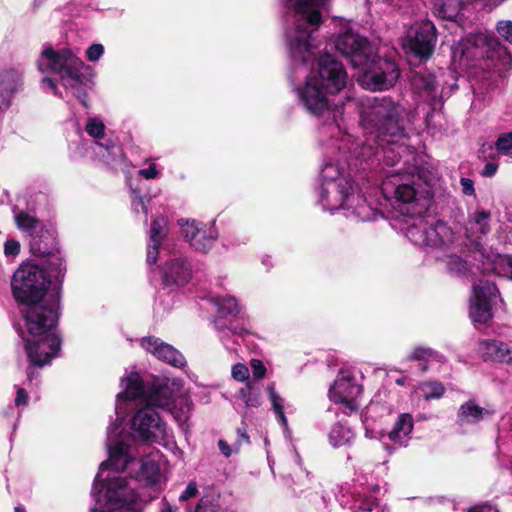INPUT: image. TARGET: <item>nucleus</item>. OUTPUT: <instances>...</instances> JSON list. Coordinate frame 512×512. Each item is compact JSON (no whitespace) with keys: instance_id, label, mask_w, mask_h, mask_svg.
Segmentation results:
<instances>
[{"instance_id":"nucleus-1","label":"nucleus","mask_w":512,"mask_h":512,"mask_svg":"<svg viewBox=\"0 0 512 512\" xmlns=\"http://www.w3.org/2000/svg\"><path fill=\"white\" fill-rule=\"evenodd\" d=\"M325 0H287L291 13V25L285 32L286 42L296 64L306 66L317 61L316 72L297 84L295 77L289 80L298 96H326L342 92L349 84L348 73L335 56L323 52L313 34L322 22L321 11Z\"/></svg>"},{"instance_id":"nucleus-2","label":"nucleus","mask_w":512,"mask_h":512,"mask_svg":"<svg viewBox=\"0 0 512 512\" xmlns=\"http://www.w3.org/2000/svg\"><path fill=\"white\" fill-rule=\"evenodd\" d=\"M334 45L354 67L362 70L358 83L364 89L381 92L394 86L398 80L400 72L396 63L377 56L372 44L352 29L339 33Z\"/></svg>"},{"instance_id":"nucleus-3","label":"nucleus","mask_w":512,"mask_h":512,"mask_svg":"<svg viewBox=\"0 0 512 512\" xmlns=\"http://www.w3.org/2000/svg\"><path fill=\"white\" fill-rule=\"evenodd\" d=\"M494 61V71H482L470 84L472 92L476 96L495 93L501 78V73L511 66V56L501 47L499 42L491 35L483 32L469 34L452 46V64L455 69L468 67L475 59Z\"/></svg>"},{"instance_id":"nucleus-4","label":"nucleus","mask_w":512,"mask_h":512,"mask_svg":"<svg viewBox=\"0 0 512 512\" xmlns=\"http://www.w3.org/2000/svg\"><path fill=\"white\" fill-rule=\"evenodd\" d=\"M404 111L392 98H362L359 103L360 122L365 135L362 150L370 148L377 153L379 147L404 136Z\"/></svg>"},{"instance_id":"nucleus-5","label":"nucleus","mask_w":512,"mask_h":512,"mask_svg":"<svg viewBox=\"0 0 512 512\" xmlns=\"http://www.w3.org/2000/svg\"><path fill=\"white\" fill-rule=\"evenodd\" d=\"M61 283L52 287L46 299L19 307L28 334L24 344L61 351L62 336L58 330L61 316Z\"/></svg>"},{"instance_id":"nucleus-6","label":"nucleus","mask_w":512,"mask_h":512,"mask_svg":"<svg viewBox=\"0 0 512 512\" xmlns=\"http://www.w3.org/2000/svg\"><path fill=\"white\" fill-rule=\"evenodd\" d=\"M37 66L41 72L57 74L66 88L80 90L93 84V69L67 47L44 45Z\"/></svg>"},{"instance_id":"nucleus-7","label":"nucleus","mask_w":512,"mask_h":512,"mask_svg":"<svg viewBox=\"0 0 512 512\" xmlns=\"http://www.w3.org/2000/svg\"><path fill=\"white\" fill-rule=\"evenodd\" d=\"M47 270L33 262H23L11 278L12 296L18 306L46 299L52 289Z\"/></svg>"},{"instance_id":"nucleus-8","label":"nucleus","mask_w":512,"mask_h":512,"mask_svg":"<svg viewBox=\"0 0 512 512\" xmlns=\"http://www.w3.org/2000/svg\"><path fill=\"white\" fill-rule=\"evenodd\" d=\"M96 501L99 508L95 507L91 512H142L136 494L128 488L124 477L109 478L101 483Z\"/></svg>"},{"instance_id":"nucleus-9","label":"nucleus","mask_w":512,"mask_h":512,"mask_svg":"<svg viewBox=\"0 0 512 512\" xmlns=\"http://www.w3.org/2000/svg\"><path fill=\"white\" fill-rule=\"evenodd\" d=\"M412 85L418 93L446 96L457 93L462 86L467 85V80L457 77L452 71L442 72L439 76L429 72H417L412 78Z\"/></svg>"},{"instance_id":"nucleus-10","label":"nucleus","mask_w":512,"mask_h":512,"mask_svg":"<svg viewBox=\"0 0 512 512\" xmlns=\"http://www.w3.org/2000/svg\"><path fill=\"white\" fill-rule=\"evenodd\" d=\"M437 41L436 28L429 20L415 22L409 27L403 40V46L420 59L432 55Z\"/></svg>"},{"instance_id":"nucleus-11","label":"nucleus","mask_w":512,"mask_h":512,"mask_svg":"<svg viewBox=\"0 0 512 512\" xmlns=\"http://www.w3.org/2000/svg\"><path fill=\"white\" fill-rule=\"evenodd\" d=\"M472 288L469 316L475 324L488 325L493 319L492 303L499 293L498 288L488 280H480Z\"/></svg>"},{"instance_id":"nucleus-12","label":"nucleus","mask_w":512,"mask_h":512,"mask_svg":"<svg viewBox=\"0 0 512 512\" xmlns=\"http://www.w3.org/2000/svg\"><path fill=\"white\" fill-rule=\"evenodd\" d=\"M166 424L152 407L138 408L131 419V427L146 442H154L165 433Z\"/></svg>"},{"instance_id":"nucleus-13","label":"nucleus","mask_w":512,"mask_h":512,"mask_svg":"<svg viewBox=\"0 0 512 512\" xmlns=\"http://www.w3.org/2000/svg\"><path fill=\"white\" fill-rule=\"evenodd\" d=\"M362 392V385L356 383L352 375L340 373L329 389V397L335 403L345 405L351 414L359 410L356 399Z\"/></svg>"},{"instance_id":"nucleus-14","label":"nucleus","mask_w":512,"mask_h":512,"mask_svg":"<svg viewBox=\"0 0 512 512\" xmlns=\"http://www.w3.org/2000/svg\"><path fill=\"white\" fill-rule=\"evenodd\" d=\"M142 402L145 407L169 408L173 403V390L166 377L150 376Z\"/></svg>"},{"instance_id":"nucleus-15","label":"nucleus","mask_w":512,"mask_h":512,"mask_svg":"<svg viewBox=\"0 0 512 512\" xmlns=\"http://www.w3.org/2000/svg\"><path fill=\"white\" fill-rule=\"evenodd\" d=\"M192 277V267L185 257H175L165 262L162 267L163 288L186 285Z\"/></svg>"},{"instance_id":"nucleus-16","label":"nucleus","mask_w":512,"mask_h":512,"mask_svg":"<svg viewBox=\"0 0 512 512\" xmlns=\"http://www.w3.org/2000/svg\"><path fill=\"white\" fill-rule=\"evenodd\" d=\"M140 345L157 359L174 367H180L184 364L183 355L172 345L163 342L160 338L155 336L143 337L140 341Z\"/></svg>"},{"instance_id":"nucleus-17","label":"nucleus","mask_w":512,"mask_h":512,"mask_svg":"<svg viewBox=\"0 0 512 512\" xmlns=\"http://www.w3.org/2000/svg\"><path fill=\"white\" fill-rule=\"evenodd\" d=\"M25 352L29 362L26 368V377L29 383L39 378L38 369L51 364V361L58 357L60 353V351L40 348L35 344L25 345Z\"/></svg>"},{"instance_id":"nucleus-18","label":"nucleus","mask_w":512,"mask_h":512,"mask_svg":"<svg viewBox=\"0 0 512 512\" xmlns=\"http://www.w3.org/2000/svg\"><path fill=\"white\" fill-rule=\"evenodd\" d=\"M59 247L57 233L52 228L41 225L38 230L31 233L29 250L35 257H44Z\"/></svg>"},{"instance_id":"nucleus-19","label":"nucleus","mask_w":512,"mask_h":512,"mask_svg":"<svg viewBox=\"0 0 512 512\" xmlns=\"http://www.w3.org/2000/svg\"><path fill=\"white\" fill-rule=\"evenodd\" d=\"M417 195L415 187L411 184L403 183L395 188L394 196L401 214L414 217L425 212L426 208L419 206Z\"/></svg>"},{"instance_id":"nucleus-20","label":"nucleus","mask_w":512,"mask_h":512,"mask_svg":"<svg viewBox=\"0 0 512 512\" xmlns=\"http://www.w3.org/2000/svg\"><path fill=\"white\" fill-rule=\"evenodd\" d=\"M130 445L123 440L116 441L109 448V458L100 464V470L113 469L117 472L124 471L133 460L129 454Z\"/></svg>"},{"instance_id":"nucleus-21","label":"nucleus","mask_w":512,"mask_h":512,"mask_svg":"<svg viewBox=\"0 0 512 512\" xmlns=\"http://www.w3.org/2000/svg\"><path fill=\"white\" fill-rule=\"evenodd\" d=\"M493 414V410L482 408L477 405L474 400H468L463 403L457 411V423L460 426L476 424L486 417H491Z\"/></svg>"},{"instance_id":"nucleus-22","label":"nucleus","mask_w":512,"mask_h":512,"mask_svg":"<svg viewBox=\"0 0 512 512\" xmlns=\"http://www.w3.org/2000/svg\"><path fill=\"white\" fill-rule=\"evenodd\" d=\"M147 378L142 379L137 372H131L126 378V388L117 395L119 400H143L146 390Z\"/></svg>"},{"instance_id":"nucleus-23","label":"nucleus","mask_w":512,"mask_h":512,"mask_svg":"<svg viewBox=\"0 0 512 512\" xmlns=\"http://www.w3.org/2000/svg\"><path fill=\"white\" fill-rule=\"evenodd\" d=\"M40 259H42V263L55 278L56 283L52 287L60 283L62 285L66 274V264L59 247L56 251H52L51 254L40 257Z\"/></svg>"},{"instance_id":"nucleus-24","label":"nucleus","mask_w":512,"mask_h":512,"mask_svg":"<svg viewBox=\"0 0 512 512\" xmlns=\"http://www.w3.org/2000/svg\"><path fill=\"white\" fill-rule=\"evenodd\" d=\"M160 476L158 463L153 460H143L140 463L139 470L135 473V480L144 486L155 485Z\"/></svg>"},{"instance_id":"nucleus-25","label":"nucleus","mask_w":512,"mask_h":512,"mask_svg":"<svg viewBox=\"0 0 512 512\" xmlns=\"http://www.w3.org/2000/svg\"><path fill=\"white\" fill-rule=\"evenodd\" d=\"M413 427L414 421L412 415L402 413L398 416L388 437L392 442H402V440L412 432Z\"/></svg>"},{"instance_id":"nucleus-26","label":"nucleus","mask_w":512,"mask_h":512,"mask_svg":"<svg viewBox=\"0 0 512 512\" xmlns=\"http://www.w3.org/2000/svg\"><path fill=\"white\" fill-rule=\"evenodd\" d=\"M22 85V73L18 70L10 69L0 74V94L19 93Z\"/></svg>"},{"instance_id":"nucleus-27","label":"nucleus","mask_w":512,"mask_h":512,"mask_svg":"<svg viewBox=\"0 0 512 512\" xmlns=\"http://www.w3.org/2000/svg\"><path fill=\"white\" fill-rule=\"evenodd\" d=\"M216 238L217 232L212 227L206 228L204 225L199 231H196L190 246L196 251L207 253L213 247Z\"/></svg>"},{"instance_id":"nucleus-28","label":"nucleus","mask_w":512,"mask_h":512,"mask_svg":"<svg viewBox=\"0 0 512 512\" xmlns=\"http://www.w3.org/2000/svg\"><path fill=\"white\" fill-rule=\"evenodd\" d=\"M446 388L439 380H429L420 382L417 392L425 401L438 400L445 394Z\"/></svg>"},{"instance_id":"nucleus-29","label":"nucleus","mask_w":512,"mask_h":512,"mask_svg":"<svg viewBox=\"0 0 512 512\" xmlns=\"http://www.w3.org/2000/svg\"><path fill=\"white\" fill-rule=\"evenodd\" d=\"M399 138H395V141L392 143H387L382 147H379L377 153H373L370 148H367L365 151L362 150L363 154H370L373 156H378L379 154H383L382 161L386 166H394L395 164L399 163L401 160V154L396 151V148H400V146L397 145Z\"/></svg>"},{"instance_id":"nucleus-30","label":"nucleus","mask_w":512,"mask_h":512,"mask_svg":"<svg viewBox=\"0 0 512 512\" xmlns=\"http://www.w3.org/2000/svg\"><path fill=\"white\" fill-rule=\"evenodd\" d=\"M169 221L164 215H157L153 218L150 224L149 240L150 242L161 243L168 236Z\"/></svg>"},{"instance_id":"nucleus-31","label":"nucleus","mask_w":512,"mask_h":512,"mask_svg":"<svg viewBox=\"0 0 512 512\" xmlns=\"http://www.w3.org/2000/svg\"><path fill=\"white\" fill-rule=\"evenodd\" d=\"M299 103L312 115L323 116L325 112L333 109L329 98H299Z\"/></svg>"},{"instance_id":"nucleus-32","label":"nucleus","mask_w":512,"mask_h":512,"mask_svg":"<svg viewBox=\"0 0 512 512\" xmlns=\"http://www.w3.org/2000/svg\"><path fill=\"white\" fill-rule=\"evenodd\" d=\"M447 227L442 221H437L434 226L425 230L426 244L433 248L441 247L445 244Z\"/></svg>"},{"instance_id":"nucleus-33","label":"nucleus","mask_w":512,"mask_h":512,"mask_svg":"<svg viewBox=\"0 0 512 512\" xmlns=\"http://www.w3.org/2000/svg\"><path fill=\"white\" fill-rule=\"evenodd\" d=\"M267 393L269 400L271 401L272 409L276 415L277 421L281 425L286 426L288 421L284 412V399L276 392L274 383H270L267 386Z\"/></svg>"},{"instance_id":"nucleus-34","label":"nucleus","mask_w":512,"mask_h":512,"mask_svg":"<svg viewBox=\"0 0 512 512\" xmlns=\"http://www.w3.org/2000/svg\"><path fill=\"white\" fill-rule=\"evenodd\" d=\"M215 305L217 306L218 312L223 315L238 316L240 308L237 300L234 297H218L215 299Z\"/></svg>"},{"instance_id":"nucleus-35","label":"nucleus","mask_w":512,"mask_h":512,"mask_svg":"<svg viewBox=\"0 0 512 512\" xmlns=\"http://www.w3.org/2000/svg\"><path fill=\"white\" fill-rule=\"evenodd\" d=\"M479 346L480 350L483 352V358L485 361L501 359V356H498V353H500L499 351H501V347H503V342L496 340H482L479 342Z\"/></svg>"},{"instance_id":"nucleus-36","label":"nucleus","mask_w":512,"mask_h":512,"mask_svg":"<svg viewBox=\"0 0 512 512\" xmlns=\"http://www.w3.org/2000/svg\"><path fill=\"white\" fill-rule=\"evenodd\" d=\"M15 222L19 229L29 231L30 234L38 230L41 226L39 225L40 221L36 217L31 216L25 211H21L15 215Z\"/></svg>"},{"instance_id":"nucleus-37","label":"nucleus","mask_w":512,"mask_h":512,"mask_svg":"<svg viewBox=\"0 0 512 512\" xmlns=\"http://www.w3.org/2000/svg\"><path fill=\"white\" fill-rule=\"evenodd\" d=\"M448 271L458 277L466 276L469 272V264L466 260L457 255H451L446 262Z\"/></svg>"},{"instance_id":"nucleus-38","label":"nucleus","mask_w":512,"mask_h":512,"mask_svg":"<svg viewBox=\"0 0 512 512\" xmlns=\"http://www.w3.org/2000/svg\"><path fill=\"white\" fill-rule=\"evenodd\" d=\"M465 0H443L442 9L440 13L444 18L451 20V28L456 26L454 18L458 15V12L464 5Z\"/></svg>"},{"instance_id":"nucleus-39","label":"nucleus","mask_w":512,"mask_h":512,"mask_svg":"<svg viewBox=\"0 0 512 512\" xmlns=\"http://www.w3.org/2000/svg\"><path fill=\"white\" fill-rule=\"evenodd\" d=\"M85 131L91 137L100 139L104 137L105 125L103 121L98 118H89L85 126Z\"/></svg>"},{"instance_id":"nucleus-40","label":"nucleus","mask_w":512,"mask_h":512,"mask_svg":"<svg viewBox=\"0 0 512 512\" xmlns=\"http://www.w3.org/2000/svg\"><path fill=\"white\" fill-rule=\"evenodd\" d=\"M219 509L220 505L217 499L210 496H203L199 500L194 512H219Z\"/></svg>"},{"instance_id":"nucleus-41","label":"nucleus","mask_w":512,"mask_h":512,"mask_svg":"<svg viewBox=\"0 0 512 512\" xmlns=\"http://www.w3.org/2000/svg\"><path fill=\"white\" fill-rule=\"evenodd\" d=\"M178 222L179 225L183 227V235L189 244H191V239L195 236L196 231H199L204 226L202 223L196 222L195 220L189 222V220L180 219Z\"/></svg>"},{"instance_id":"nucleus-42","label":"nucleus","mask_w":512,"mask_h":512,"mask_svg":"<svg viewBox=\"0 0 512 512\" xmlns=\"http://www.w3.org/2000/svg\"><path fill=\"white\" fill-rule=\"evenodd\" d=\"M491 217L490 211L481 210L477 211L474 216L475 223L479 225V232L483 235H486L490 231V225L488 220Z\"/></svg>"},{"instance_id":"nucleus-43","label":"nucleus","mask_w":512,"mask_h":512,"mask_svg":"<svg viewBox=\"0 0 512 512\" xmlns=\"http://www.w3.org/2000/svg\"><path fill=\"white\" fill-rule=\"evenodd\" d=\"M237 439L234 443V451L237 453L240 451V448L243 445H249L250 444V437L247 433V424L245 421L241 422V425L237 428Z\"/></svg>"},{"instance_id":"nucleus-44","label":"nucleus","mask_w":512,"mask_h":512,"mask_svg":"<svg viewBox=\"0 0 512 512\" xmlns=\"http://www.w3.org/2000/svg\"><path fill=\"white\" fill-rule=\"evenodd\" d=\"M435 352L428 347H416L411 355L408 357L409 360L413 361H424L427 362L432 359Z\"/></svg>"},{"instance_id":"nucleus-45","label":"nucleus","mask_w":512,"mask_h":512,"mask_svg":"<svg viewBox=\"0 0 512 512\" xmlns=\"http://www.w3.org/2000/svg\"><path fill=\"white\" fill-rule=\"evenodd\" d=\"M495 148L503 154L510 152L512 150V132L501 134L495 143Z\"/></svg>"},{"instance_id":"nucleus-46","label":"nucleus","mask_w":512,"mask_h":512,"mask_svg":"<svg viewBox=\"0 0 512 512\" xmlns=\"http://www.w3.org/2000/svg\"><path fill=\"white\" fill-rule=\"evenodd\" d=\"M496 31L505 41L512 43V21L501 20L496 24Z\"/></svg>"},{"instance_id":"nucleus-47","label":"nucleus","mask_w":512,"mask_h":512,"mask_svg":"<svg viewBox=\"0 0 512 512\" xmlns=\"http://www.w3.org/2000/svg\"><path fill=\"white\" fill-rule=\"evenodd\" d=\"M232 377L240 382L249 381V369L242 363H237L232 367Z\"/></svg>"},{"instance_id":"nucleus-48","label":"nucleus","mask_w":512,"mask_h":512,"mask_svg":"<svg viewBox=\"0 0 512 512\" xmlns=\"http://www.w3.org/2000/svg\"><path fill=\"white\" fill-rule=\"evenodd\" d=\"M104 53V47L102 44L95 43L88 47L86 50V58L90 62L98 61Z\"/></svg>"},{"instance_id":"nucleus-49","label":"nucleus","mask_w":512,"mask_h":512,"mask_svg":"<svg viewBox=\"0 0 512 512\" xmlns=\"http://www.w3.org/2000/svg\"><path fill=\"white\" fill-rule=\"evenodd\" d=\"M244 403L245 406L249 408H258L261 405L262 400L260 392L257 389H255V385H253L252 389L248 393Z\"/></svg>"},{"instance_id":"nucleus-50","label":"nucleus","mask_w":512,"mask_h":512,"mask_svg":"<svg viewBox=\"0 0 512 512\" xmlns=\"http://www.w3.org/2000/svg\"><path fill=\"white\" fill-rule=\"evenodd\" d=\"M250 367L252 369L253 377L256 380L263 379L266 375L267 369L264 363L259 359H252L250 361Z\"/></svg>"},{"instance_id":"nucleus-51","label":"nucleus","mask_w":512,"mask_h":512,"mask_svg":"<svg viewBox=\"0 0 512 512\" xmlns=\"http://www.w3.org/2000/svg\"><path fill=\"white\" fill-rule=\"evenodd\" d=\"M161 243L150 242L147 245V257L146 261L148 264H155L158 260L159 250Z\"/></svg>"},{"instance_id":"nucleus-52","label":"nucleus","mask_w":512,"mask_h":512,"mask_svg":"<svg viewBox=\"0 0 512 512\" xmlns=\"http://www.w3.org/2000/svg\"><path fill=\"white\" fill-rule=\"evenodd\" d=\"M132 193L134 195L132 200V206L134 207V210L136 212L139 211V207L141 208L142 212L147 215L148 214V207L146 200L143 196L140 195V193L136 190H132Z\"/></svg>"},{"instance_id":"nucleus-53","label":"nucleus","mask_w":512,"mask_h":512,"mask_svg":"<svg viewBox=\"0 0 512 512\" xmlns=\"http://www.w3.org/2000/svg\"><path fill=\"white\" fill-rule=\"evenodd\" d=\"M4 253L6 256H17L20 253V243L14 239H9L4 244Z\"/></svg>"},{"instance_id":"nucleus-54","label":"nucleus","mask_w":512,"mask_h":512,"mask_svg":"<svg viewBox=\"0 0 512 512\" xmlns=\"http://www.w3.org/2000/svg\"><path fill=\"white\" fill-rule=\"evenodd\" d=\"M498 356H501V359H495L494 362L507 363L512 365V349L505 343H503V347H501V351H499Z\"/></svg>"},{"instance_id":"nucleus-55","label":"nucleus","mask_w":512,"mask_h":512,"mask_svg":"<svg viewBox=\"0 0 512 512\" xmlns=\"http://www.w3.org/2000/svg\"><path fill=\"white\" fill-rule=\"evenodd\" d=\"M29 395L28 392L22 388L18 387L16 391V397L14 399V403L16 407L25 406L28 404Z\"/></svg>"},{"instance_id":"nucleus-56","label":"nucleus","mask_w":512,"mask_h":512,"mask_svg":"<svg viewBox=\"0 0 512 512\" xmlns=\"http://www.w3.org/2000/svg\"><path fill=\"white\" fill-rule=\"evenodd\" d=\"M198 493L197 485L195 482H190L186 489L182 492L179 497L180 501H186L191 497H195Z\"/></svg>"},{"instance_id":"nucleus-57","label":"nucleus","mask_w":512,"mask_h":512,"mask_svg":"<svg viewBox=\"0 0 512 512\" xmlns=\"http://www.w3.org/2000/svg\"><path fill=\"white\" fill-rule=\"evenodd\" d=\"M460 183H461V186H462V191L465 195L467 196H472L475 194V189H474V182L473 180H471L470 178H465V177H462L460 179Z\"/></svg>"},{"instance_id":"nucleus-58","label":"nucleus","mask_w":512,"mask_h":512,"mask_svg":"<svg viewBox=\"0 0 512 512\" xmlns=\"http://www.w3.org/2000/svg\"><path fill=\"white\" fill-rule=\"evenodd\" d=\"M140 175H142L145 179H154L158 175V171L155 164H151L146 169H141L139 171Z\"/></svg>"},{"instance_id":"nucleus-59","label":"nucleus","mask_w":512,"mask_h":512,"mask_svg":"<svg viewBox=\"0 0 512 512\" xmlns=\"http://www.w3.org/2000/svg\"><path fill=\"white\" fill-rule=\"evenodd\" d=\"M498 164L497 163H494V162H488L486 163L483 171H482V176L484 177H492L496 174L497 170H498Z\"/></svg>"},{"instance_id":"nucleus-60","label":"nucleus","mask_w":512,"mask_h":512,"mask_svg":"<svg viewBox=\"0 0 512 512\" xmlns=\"http://www.w3.org/2000/svg\"><path fill=\"white\" fill-rule=\"evenodd\" d=\"M218 448L225 457H229L232 453L231 446L227 443V441L223 439H220L218 441Z\"/></svg>"},{"instance_id":"nucleus-61","label":"nucleus","mask_w":512,"mask_h":512,"mask_svg":"<svg viewBox=\"0 0 512 512\" xmlns=\"http://www.w3.org/2000/svg\"><path fill=\"white\" fill-rule=\"evenodd\" d=\"M41 83L43 87L48 88L44 91L45 93H56V83L53 79L45 77Z\"/></svg>"},{"instance_id":"nucleus-62","label":"nucleus","mask_w":512,"mask_h":512,"mask_svg":"<svg viewBox=\"0 0 512 512\" xmlns=\"http://www.w3.org/2000/svg\"><path fill=\"white\" fill-rule=\"evenodd\" d=\"M253 385L254 384L252 382L247 381L245 384V387H243L239 390V395L243 401H245V399H246L248 393L250 392V390L252 389Z\"/></svg>"},{"instance_id":"nucleus-63","label":"nucleus","mask_w":512,"mask_h":512,"mask_svg":"<svg viewBox=\"0 0 512 512\" xmlns=\"http://www.w3.org/2000/svg\"><path fill=\"white\" fill-rule=\"evenodd\" d=\"M505 262L509 268L510 277L512 279V255H506L505 256Z\"/></svg>"},{"instance_id":"nucleus-64","label":"nucleus","mask_w":512,"mask_h":512,"mask_svg":"<svg viewBox=\"0 0 512 512\" xmlns=\"http://www.w3.org/2000/svg\"><path fill=\"white\" fill-rule=\"evenodd\" d=\"M160 512H174L172 506L169 503H164Z\"/></svg>"}]
</instances>
